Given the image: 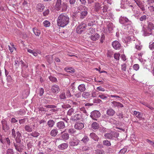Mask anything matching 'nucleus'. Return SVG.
Returning a JSON list of instances; mask_svg holds the SVG:
<instances>
[{
	"label": "nucleus",
	"mask_w": 154,
	"mask_h": 154,
	"mask_svg": "<svg viewBox=\"0 0 154 154\" xmlns=\"http://www.w3.org/2000/svg\"><path fill=\"white\" fill-rule=\"evenodd\" d=\"M96 89H97V90L100 91H105V89L100 86L97 87V88H96Z\"/></svg>",
	"instance_id": "63"
},
{
	"label": "nucleus",
	"mask_w": 154,
	"mask_h": 154,
	"mask_svg": "<svg viewBox=\"0 0 154 154\" xmlns=\"http://www.w3.org/2000/svg\"><path fill=\"white\" fill-rule=\"evenodd\" d=\"M59 97L60 99L61 100H64L66 98V97L65 95V92H63L62 93H61L59 96Z\"/></svg>",
	"instance_id": "37"
},
{
	"label": "nucleus",
	"mask_w": 154,
	"mask_h": 154,
	"mask_svg": "<svg viewBox=\"0 0 154 154\" xmlns=\"http://www.w3.org/2000/svg\"><path fill=\"white\" fill-rule=\"evenodd\" d=\"M79 141L75 137H74L71 139L69 142V145L72 146H76L79 143Z\"/></svg>",
	"instance_id": "6"
},
{
	"label": "nucleus",
	"mask_w": 154,
	"mask_h": 154,
	"mask_svg": "<svg viewBox=\"0 0 154 154\" xmlns=\"http://www.w3.org/2000/svg\"><path fill=\"white\" fill-rule=\"evenodd\" d=\"M128 19L126 17H121L119 19V22L121 24H125L129 21Z\"/></svg>",
	"instance_id": "17"
},
{
	"label": "nucleus",
	"mask_w": 154,
	"mask_h": 154,
	"mask_svg": "<svg viewBox=\"0 0 154 154\" xmlns=\"http://www.w3.org/2000/svg\"><path fill=\"white\" fill-rule=\"evenodd\" d=\"M100 116V112L97 110H94L91 112L90 117L93 120H97L96 118H99Z\"/></svg>",
	"instance_id": "4"
},
{
	"label": "nucleus",
	"mask_w": 154,
	"mask_h": 154,
	"mask_svg": "<svg viewBox=\"0 0 154 154\" xmlns=\"http://www.w3.org/2000/svg\"><path fill=\"white\" fill-rule=\"evenodd\" d=\"M99 97L100 99H104L107 98L106 95L104 94H101L99 95Z\"/></svg>",
	"instance_id": "49"
},
{
	"label": "nucleus",
	"mask_w": 154,
	"mask_h": 154,
	"mask_svg": "<svg viewBox=\"0 0 154 154\" xmlns=\"http://www.w3.org/2000/svg\"><path fill=\"white\" fill-rule=\"evenodd\" d=\"M61 137L62 140H66L69 139V135L67 133H64L61 135Z\"/></svg>",
	"instance_id": "21"
},
{
	"label": "nucleus",
	"mask_w": 154,
	"mask_h": 154,
	"mask_svg": "<svg viewBox=\"0 0 154 154\" xmlns=\"http://www.w3.org/2000/svg\"><path fill=\"white\" fill-rule=\"evenodd\" d=\"M61 5L62 4H61V0H57V2L55 5L57 10L59 11L60 10V8H61Z\"/></svg>",
	"instance_id": "19"
},
{
	"label": "nucleus",
	"mask_w": 154,
	"mask_h": 154,
	"mask_svg": "<svg viewBox=\"0 0 154 154\" xmlns=\"http://www.w3.org/2000/svg\"><path fill=\"white\" fill-rule=\"evenodd\" d=\"M51 90L54 93H58L60 90L59 86L55 85L52 86Z\"/></svg>",
	"instance_id": "9"
},
{
	"label": "nucleus",
	"mask_w": 154,
	"mask_h": 154,
	"mask_svg": "<svg viewBox=\"0 0 154 154\" xmlns=\"http://www.w3.org/2000/svg\"><path fill=\"white\" fill-rule=\"evenodd\" d=\"M148 8L151 12H154V7L153 6H150L148 7Z\"/></svg>",
	"instance_id": "62"
},
{
	"label": "nucleus",
	"mask_w": 154,
	"mask_h": 154,
	"mask_svg": "<svg viewBox=\"0 0 154 154\" xmlns=\"http://www.w3.org/2000/svg\"><path fill=\"white\" fill-rule=\"evenodd\" d=\"M66 95L67 97H70L71 96L70 91L68 89L66 91Z\"/></svg>",
	"instance_id": "61"
},
{
	"label": "nucleus",
	"mask_w": 154,
	"mask_h": 154,
	"mask_svg": "<svg viewBox=\"0 0 154 154\" xmlns=\"http://www.w3.org/2000/svg\"><path fill=\"white\" fill-rule=\"evenodd\" d=\"M143 113L139 112L137 115L136 116L137 118H141L143 117Z\"/></svg>",
	"instance_id": "56"
},
{
	"label": "nucleus",
	"mask_w": 154,
	"mask_h": 154,
	"mask_svg": "<svg viewBox=\"0 0 154 154\" xmlns=\"http://www.w3.org/2000/svg\"><path fill=\"white\" fill-rule=\"evenodd\" d=\"M11 135L12 137L15 138L16 136L15 131L14 128H13L11 130Z\"/></svg>",
	"instance_id": "50"
},
{
	"label": "nucleus",
	"mask_w": 154,
	"mask_h": 154,
	"mask_svg": "<svg viewBox=\"0 0 154 154\" xmlns=\"http://www.w3.org/2000/svg\"><path fill=\"white\" fill-rule=\"evenodd\" d=\"M133 68L135 70H138L139 68V65L137 64H134L133 66Z\"/></svg>",
	"instance_id": "48"
},
{
	"label": "nucleus",
	"mask_w": 154,
	"mask_h": 154,
	"mask_svg": "<svg viewBox=\"0 0 154 154\" xmlns=\"http://www.w3.org/2000/svg\"><path fill=\"white\" fill-rule=\"evenodd\" d=\"M56 126L57 128L60 129H63L65 128V124L62 121L57 123Z\"/></svg>",
	"instance_id": "16"
},
{
	"label": "nucleus",
	"mask_w": 154,
	"mask_h": 154,
	"mask_svg": "<svg viewBox=\"0 0 154 154\" xmlns=\"http://www.w3.org/2000/svg\"><path fill=\"white\" fill-rule=\"evenodd\" d=\"M58 131L56 129H53L50 132V135L51 136L54 137L57 134Z\"/></svg>",
	"instance_id": "28"
},
{
	"label": "nucleus",
	"mask_w": 154,
	"mask_h": 154,
	"mask_svg": "<svg viewBox=\"0 0 154 154\" xmlns=\"http://www.w3.org/2000/svg\"><path fill=\"white\" fill-rule=\"evenodd\" d=\"M154 30L153 24L152 22H149L147 27L144 30L145 35L147 36L151 35Z\"/></svg>",
	"instance_id": "2"
},
{
	"label": "nucleus",
	"mask_w": 154,
	"mask_h": 154,
	"mask_svg": "<svg viewBox=\"0 0 154 154\" xmlns=\"http://www.w3.org/2000/svg\"><path fill=\"white\" fill-rule=\"evenodd\" d=\"M74 127L77 129H81L84 127V125L82 123H76Z\"/></svg>",
	"instance_id": "12"
},
{
	"label": "nucleus",
	"mask_w": 154,
	"mask_h": 154,
	"mask_svg": "<svg viewBox=\"0 0 154 154\" xmlns=\"http://www.w3.org/2000/svg\"><path fill=\"white\" fill-rule=\"evenodd\" d=\"M46 108H54L56 107V106L54 105H46L45 106Z\"/></svg>",
	"instance_id": "57"
},
{
	"label": "nucleus",
	"mask_w": 154,
	"mask_h": 154,
	"mask_svg": "<svg viewBox=\"0 0 154 154\" xmlns=\"http://www.w3.org/2000/svg\"><path fill=\"white\" fill-rule=\"evenodd\" d=\"M17 137L16 138V141L17 143H19L20 142L21 140L20 137H21V134L20 132L17 131L16 132Z\"/></svg>",
	"instance_id": "20"
},
{
	"label": "nucleus",
	"mask_w": 154,
	"mask_h": 154,
	"mask_svg": "<svg viewBox=\"0 0 154 154\" xmlns=\"http://www.w3.org/2000/svg\"><path fill=\"white\" fill-rule=\"evenodd\" d=\"M74 109L72 108H71L69 109L68 110L67 112V114L68 115L70 116L73 114L74 113Z\"/></svg>",
	"instance_id": "40"
},
{
	"label": "nucleus",
	"mask_w": 154,
	"mask_h": 154,
	"mask_svg": "<svg viewBox=\"0 0 154 154\" xmlns=\"http://www.w3.org/2000/svg\"><path fill=\"white\" fill-rule=\"evenodd\" d=\"M78 90L80 92H83L85 90V85L84 84L80 85L78 87Z\"/></svg>",
	"instance_id": "24"
},
{
	"label": "nucleus",
	"mask_w": 154,
	"mask_h": 154,
	"mask_svg": "<svg viewBox=\"0 0 154 154\" xmlns=\"http://www.w3.org/2000/svg\"><path fill=\"white\" fill-rule=\"evenodd\" d=\"M113 54V52L112 51H108L107 53V57L110 58L112 57Z\"/></svg>",
	"instance_id": "43"
},
{
	"label": "nucleus",
	"mask_w": 154,
	"mask_h": 154,
	"mask_svg": "<svg viewBox=\"0 0 154 154\" xmlns=\"http://www.w3.org/2000/svg\"><path fill=\"white\" fill-rule=\"evenodd\" d=\"M32 30L35 34L36 36H39L40 35L41 32L40 31L38 30V29L35 28H34L32 29Z\"/></svg>",
	"instance_id": "29"
},
{
	"label": "nucleus",
	"mask_w": 154,
	"mask_h": 154,
	"mask_svg": "<svg viewBox=\"0 0 154 154\" xmlns=\"http://www.w3.org/2000/svg\"><path fill=\"white\" fill-rule=\"evenodd\" d=\"M98 95V94L97 93L96 91H92L91 94L92 97H97Z\"/></svg>",
	"instance_id": "58"
},
{
	"label": "nucleus",
	"mask_w": 154,
	"mask_h": 154,
	"mask_svg": "<svg viewBox=\"0 0 154 154\" xmlns=\"http://www.w3.org/2000/svg\"><path fill=\"white\" fill-rule=\"evenodd\" d=\"M107 29L108 31L110 32H112L113 29V26L112 23L111 22H109L107 25Z\"/></svg>",
	"instance_id": "26"
},
{
	"label": "nucleus",
	"mask_w": 154,
	"mask_h": 154,
	"mask_svg": "<svg viewBox=\"0 0 154 154\" xmlns=\"http://www.w3.org/2000/svg\"><path fill=\"white\" fill-rule=\"evenodd\" d=\"M91 127L94 129H97L99 128V124L96 122H94L91 125Z\"/></svg>",
	"instance_id": "25"
},
{
	"label": "nucleus",
	"mask_w": 154,
	"mask_h": 154,
	"mask_svg": "<svg viewBox=\"0 0 154 154\" xmlns=\"http://www.w3.org/2000/svg\"><path fill=\"white\" fill-rule=\"evenodd\" d=\"M139 8H140L143 11H144L145 10V8L144 7V5H143V3L140 4L138 5Z\"/></svg>",
	"instance_id": "55"
},
{
	"label": "nucleus",
	"mask_w": 154,
	"mask_h": 154,
	"mask_svg": "<svg viewBox=\"0 0 154 154\" xmlns=\"http://www.w3.org/2000/svg\"><path fill=\"white\" fill-rule=\"evenodd\" d=\"M81 116L80 114H75L74 116H72L70 120L72 121H77L81 119Z\"/></svg>",
	"instance_id": "11"
},
{
	"label": "nucleus",
	"mask_w": 154,
	"mask_h": 154,
	"mask_svg": "<svg viewBox=\"0 0 154 154\" xmlns=\"http://www.w3.org/2000/svg\"><path fill=\"white\" fill-rule=\"evenodd\" d=\"M90 136L95 141H98L99 139L98 136L94 133H91Z\"/></svg>",
	"instance_id": "18"
},
{
	"label": "nucleus",
	"mask_w": 154,
	"mask_h": 154,
	"mask_svg": "<svg viewBox=\"0 0 154 154\" xmlns=\"http://www.w3.org/2000/svg\"><path fill=\"white\" fill-rule=\"evenodd\" d=\"M127 151V149L126 148H124L121 149L119 151V153L121 154H124Z\"/></svg>",
	"instance_id": "44"
},
{
	"label": "nucleus",
	"mask_w": 154,
	"mask_h": 154,
	"mask_svg": "<svg viewBox=\"0 0 154 154\" xmlns=\"http://www.w3.org/2000/svg\"><path fill=\"white\" fill-rule=\"evenodd\" d=\"M100 38V35L96 33L94 34H93L90 37V39L93 41H96L98 40Z\"/></svg>",
	"instance_id": "15"
},
{
	"label": "nucleus",
	"mask_w": 154,
	"mask_h": 154,
	"mask_svg": "<svg viewBox=\"0 0 154 154\" xmlns=\"http://www.w3.org/2000/svg\"><path fill=\"white\" fill-rule=\"evenodd\" d=\"M146 15H143L140 17V20L141 21H143L146 20Z\"/></svg>",
	"instance_id": "59"
},
{
	"label": "nucleus",
	"mask_w": 154,
	"mask_h": 154,
	"mask_svg": "<svg viewBox=\"0 0 154 154\" xmlns=\"http://www.w3.org/2000/svg\"><path fill=\"white\" fill-rule=\"evenodd\" d=\"M30 135L34 137H38L39 135V133L37 131L32 132L30 134Z\"/></svg>",
	"instance_id": "31"
},
{
	"label": "nucleus",
	"mask_w": 154,
	"mask_h": 154,
	"mask_svg": "<svg viewBox=\"0 0 154 154\" xmlns=\"http://www.w3.org/2000/svg\"><path fill=\"white\" fill-rule=\"evenodd\" d=\"M7 154H14L13 149H8L7 151Z\"/></svg>",
	"instance_id": "51"
},
{
	"label": "nucleus",
	"mask_w": 154,
	"mask_h": 154,
	"mask_svg": "<svg viewBox=\"0 0 154 154\" xmlns=\"http://www.w3.org/2000/svg\"><path fill=\"white\" fill-rule=\"evenodd\" d=\"M49 79L50 81L51 82H55L57 81L56 78L54 77L50 76L49 77Z\"/></svg>",
	"instance_id": "45"
},
{
	"label": "nucleus",
	"mask_w": 154,
	"mask_h": 154,
	"mask_svg": "<svg viewBox=\"0 0 154 154\" xmlns=\"http://www.w3.org/2000/svg\"><path fill=\"white\" fill-rule=\"evenodd\" d=\"M10 45H11V46H10L9 45L8 46L9 47V49L10 51L12 53L14 51V50L15 49L16 50V48H15V47H14V44H13L12 43H10Z\"/></svg>",
	"instance_id": "35"
},
{
	"label": "nucleus",
	"mask_w": 154,
	"mask_h": 154,
	"mask_svg": "<svg viewBox=\"0 0 154 154\" xmlns=\"http://www.w3.org/2000/svg\"><path fill=\"white\" fill-rule=\"evenodd\" d=\"M24 128L25 131L28 132H31L33 131L32 127L29 125H26Z\"/></svg>",
	"instance_id": "27"
},
{
	"label": "nucleus",
	"mask_w": 154,
	"mask_h": 154,
	"mask_svg": "<svg viewBox=\"0 0 154 154\" xmlns=\"http://www.w3.org/2000/svg\"><path fill=\"white\" fill-rule=\"evenodd\" d=\"M65 69L66 71L68 72H71V73H73L75 72L74 69L71 67L66 68H65Z\"/></svg>",
	"instance_id": "32"
},
{
	"label": "nucleus",
	"mask_w": 154,
	"mask_h": 154,
	"mask_svg": "<svg viewBox=\"0 0 154 154\" xmlns=\"http://www.w3.org/2000/svg\"><path fill=\"white\" fill-rule=\"evenodd\" d=\"M103 144L106 146H110L111 145V143L110 142L107 140H105L103 141Z\"/></svg>",
	"instance_id": "38"
},
{
	"label": "nucleus",
	"mask_w": 154,
	"mask_h": 154,
	"mask_svg": "<svg viewBox=\"0 0 154 154\" xmlns=\"http://www.w3.org/2000/svg\"><path fill=\"white\" fill-rule=\"evenodd\" d=\"M20 64V62L18 60H15L14 61V65L15 66L16 68H17L19 66V65Z\"/></svg>",
	"instance_id": "52"
},
{
	"label": "nucleus",
	"mask_w": 154,
	"mask_h": 154,
	"mask_svg": "<svg viewBox=\"0 0 154 154\" xmlns=\"http://www.w3.org/2000/svg\"><path fill=\"white\" fill-rule=\"evenodd\" d=\"M20 64L21 65L22 74L23 75H25L26 74L25 70L26 68L28 67V64L23 62V61L22 60L20 61Z\"/></svg>",
	"instance_id": "7"
},
{
	"label": "nucleus",
	"mask_w": 154,
	"mask_h": 154,
	"mask_svg": "<svg viewBox=\"0 0 154 154\" xmlns=\"http://www.w3.org/2000/svg\"><path fill=\"white\" fill-rule=\"evenodd\" d=\"M44 8L45 6L42 3H39L36 5L37 10L39 12L43 11Z\"/></svg>",
	"instance_id": "14"
},
{
	"label": "nucleus",
	"mask_w": 154,
	"mask_h": 154,
	"mask_svg": "<svg viewBox=\"0 0 154 154\" xmlns=\"http://www.w3.org/2000/svg\"><path fill=\"white\" fill-rule=\"evenodd\" d=\"M61 8H62V11H65L67 9V5L65 3H63L61 6Z\"/></svg>",
	"instance_id": "36"
},
{
	"label": "nucleus",
	"mask_w": 154,
	"mask_h": 154,
	"mask_svg": "<svg viewBox=\"0 0 154 154\" xmlns=\"http://www.w3.org/2000/svg\"><path fill=\"white\" fill-rule=\"evenodd\" d=\"M111 103L113 105L114 107H118L119 108H122L123 107V104L117 101H113L111 102Z\"/></svg>",
	"instance_id": "13"
},
{
	"label": "nucleus",
	"mask_w": 154,
	"mask_h": 154,
	"mask_svg": "<svg viewBox=\"0 0 154 154\" xmlns=\"http://www.w3.org/2000/svg\"><path fill=\"white\" fill-rule=\"evenodd\" d=\"M86 26L85 24L79 25L76 28V32L79 34L81 33L85 29Z\"/></svg>",
	"instance_id": "8"
},
{
	"label": "nucleus",
	"mask_w": 154,
	"mask_h": 154,
	"mask_svg": "<svg viewBox=\"0 0 154 154\" xmlns=\"http://www.w3.org/2000/svg\"><path fill=\"white\" fill-rule=\"evenodd\" d=\"M68 132L71 134H73L75 131L74 129L69 128L68 130Z\"/></svg>",
	"instance_id": "54"
},
{
	"label": "nucleus",
	"mask_w": 154,
	"mask_h": 154,
	"mask_svg": "<svg viewBox=\"0 0 154 154\" xmlns=\"http://www.w3.org/2000/svg\"><path fill=\"white\" fill-rule=\"evenodd\" d=\"M112 46L114 49H119L120 48V44L117 41H115L113 42Z\"/></svg>",
	"instance_id": "10"
},
{
	"label": "nucleus",
	"mask_w": 154,
	"mask_h": 154,
	"mask_svg": "<svg viewBox=\"0 0 154 154\" xmlns=\"http://www.w3.org/2000/svg\"><path fill=\"white\" fill-rule=\"evenodd\" d=\"M118 134L116 132L112 131L109 133H106L104 136L106 138L109 139H112L113 137H117Z\"/></svg>",
	"instance_id": "5"
},
{
	"label": "nucleus",
	"mask_w": 154,
	"mask_h": 154,
	"mask_svg": "<svg viewBox=\"0 0 154 154\" xmlns=\"http://www.w3.org/2000/svg\"><path fill=\"white\" fill-rule=\"evenodd\" d=\"M90 96V94L88 92H84L82 94V97L85 98H88Z\"/></svg>",
	"instance_id": "34"
},
{
	"label": "nucleus",
	"mask_w": 154,
	"mask_h": 154,
	"mask_svg": "<svg viewBox=\"0 0 154 154\" xmlns=\"http://www.w3.org/2000/svg\"><path fill=\"white\" fill-rule=\"evenodd\" d=\"M103 150L97 149L95 150V153L97 154H103Z\"/></svg>",
	"instance_id": "53"
},
{
	"label": "nucleus",
	"mask_w": 154,
	"mask_h": 154,
	"mask_svg": "<svg viewBox=\"0 0 154 154\" xmlns=\"http://www.w3.org/2000/svg\"><path fill=\"white\" fill-rule=\"evenodd\" d=\"M68 146V145L67 143H64L58 146V147L60 149L64 150L67 148Z\"/></svg>",
	"instance_id": "22"
},
{
	"label": "nucleus",
	"mask_w": 154,
	"mask_h": 154,
	"mask_svg": "<svg viewBox=\"0 0 154 154\" xmlns=\"http://www.w3.org/2000/svg\"><path fill=\"white\" fill-rule=\"evenodd\" d=\"M54 123V122L53 120H50L48 122V124L50 127H53Z\"/></svg>",
	"instance_id": "33"
},
{
	"label": "nucleus",
	"mask_w": 154,
	"mask_h": 154,
	"mask_svg": "<svg viewBox=\"0 0 154 154\" xmlns=\"http://www.w3.org/2000/svg\"><path fill=\"white\" fill-rule=\"evenodd\" d=\"M120 54L119 53H115L114 54V58L117 60H119V59Z\"/></svg>",
	"instance_id": "47"
},
{
	"label": "nucleus",
	"mask_w": 154,
	"mask_h": 154,
	"mask_svg": "<svg viewBox=\"0 0 154 154\" xmlns=\"http://www.w3.org/2000/svg\"><path fill=\"white\" fill-rule=\"evenodd\" d=\"M26 121L25 119H23L19 120V122L20 124H24Z\"/></svg>",
	"instance_id": "60"
},
{
	"label": "nucleus",
	"mask_w": 154,
	"mask_h": 154,
	"mask_svg": "<svg viewBox=\"0 0 154 154\" xmlns=\"http://www.w3.org/2000/svg\"><path fill=\"white\" fill-rule=\"evenodd\" d=\"M43 24L44 26L46 27H48L50 26V23L49 21H44L43 22Z\"/></svg>",
	"instance_id": "46"
},
{
	"label": "nucleus",
	"mask_w": 154,
	"mask_h": 154,
	"mask_svg": "<svg viewBox=\"0 0 154 154\" xmlns=\"http://www.w3.org/2000/svg\"><path fill=\"white\" fill-rule=\"evenodd\" d=\"M128 65V64L126 63H123L122 65L121 69L123 72H125L127 71Z\"/></svg>",
	"instance_id": "30"
},
{
	"label": "nucleus",
	"mask_w": 154,
	"mask_h": 154,
	"mask_svg": "<svg viewBox=\"0 0 154 154\" xmlns=\"http://www.w3.org/2000/svg\"><path fill=\"white\" fill-rule=\"evenodd\" d=\"M14 146H15V149L16 150H17V151H19L20 152H21L22 151L23 149L22 148H21L20 146H19L15 144L14 143Z\"/></svg>",
	"instance_id": "39"
},
{
	"label": "nucleus",
	"mask_w": 154,
	"mask_h": 154,
	"mask_svg": "<svg viewBox=\"0 0 154 154\" xmlns=\"http://www.w3.org/2000/svg\"><path fill=\"white\" fill-rule=\"evenodd\" d=\"M89 140V139L88 137L87 136H85L84 137L82 140H81V141H82L83 143H85L88 141Z\"/></svg>",
	"instance_id": "41"
},
{
	"label": "nucleus",
	"mask_w": 154,
	"mask_h": 154,
	"mask_svg": "<svg viewBox=\"0 0 154 154\" xmlns=\"http://www.w3.org/2000/svg\"><path fill=\"white\" fill-rule=\"evenodd\" d=\"M80 12V18L83 19L87 16L88 14V9L87 8L84 6H81Z\"/></svg>",
	"instance_id": "3"
},
{
	"label": "nucleus",
	"mask_w": 154,
	"mask_h": 154,
	"mask_svg": "<svg viewBox=\"0 0 154 154\" xmlns=\"http://www.w3.org/2000/svg\"><path fill=\"white\" fill-rule=\"evenodd\" d=\"M147 2L148 4L151 5L154 3V0H148Z\"/></svg>",
	"instance_id": "64"
},
{
	"label": "nucleus",
	"mask_w": 154,
	"mask_h": 154,
	"mask_svg": "<svg viewBox=\"0 0 154 154\" xmlns=\"http://www.w3.org/2000/svg\"><path fill=\"white\" fill-rule=\"evenodd\" d=\"M44 92V91L43 88H39V94L40 96L43 95Z\"/></svg>",
	"instance_id": "42"
},
{
	"label": "nucleus",
	"mask_w": 154,
	"mask_h": 154,
	"mask_svg": "<svg viewBox=\"0 0 154 154\" xmlns=\"http://www.w3.org/2000/svg\"><path fill=\"white\" fill-rule=\"evenodd\" d=\"M69 17L66 14L62 13L58 17L57 24L58 26L64 27L67 25L69 21Z\"/></svg>",
	"instance_id": "1"
},
{
	"label": "nucleus",
	"mask_w": 154,
	"mask_h": 154,
	"mask_svg": "<svg viewBox=\"0 0 154 154\" xmlns=\"http://www.w3.org/2000/svg\"><path fill=\"white\" fill-rule=\"evenodd\" d=\"M115 113V111L112 109H108L107 110V114L109 116H112Z\"/></svg>",
	"instance_id": "23"
}]
</instances>
